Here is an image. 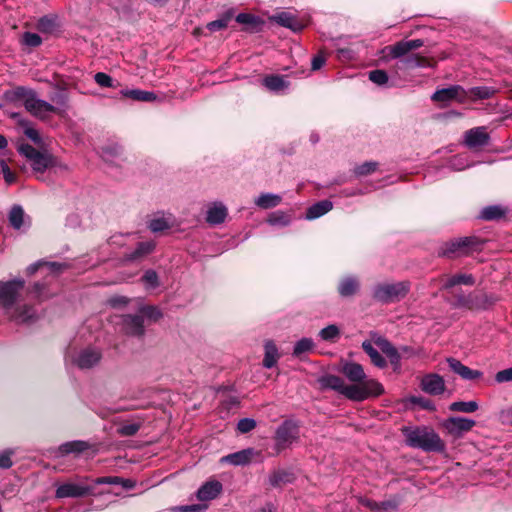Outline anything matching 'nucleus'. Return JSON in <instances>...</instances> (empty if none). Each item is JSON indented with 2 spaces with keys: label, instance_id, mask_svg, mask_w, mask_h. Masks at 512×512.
<instances>
[{
  "label": "nucleus",
  "instance_id": "f257e3e1",
  "mask_svg": "<svg viewBox=\"0 0 512 512\" xmlns=\"http://www.w3.org/2000/svg\"><path fill=\"white\" fill-rule=\"evenodd\" d=\"M24 281L15 279L7 282H0V306L12 321L16 323H31L36 319L35 310L27 305L14 307Z\"/></svg>",
  "mask_w": 512,
  "mask_h": 512
},
{
  "label": "nucleus",
  "instance_id": "f03ea898",
  "mask_svg": "<svg viewBox=\"0 0 512 512\" xmlns=\"http://www.w3.org/2000/svg\"><path fill=\"white\" fill-rule=\"evenodd\" d=\"M371 339L362 342V349L370 357L371 362L378 368L387 366L385 358L374 347L376 345L390 360L392 365L400 363L398 350L383 336L377 333L370 334Z\"/></svg>",
  "mask_w": 512,
  "mask_h": 512
},
{
  "label": "nucleus",
  "instance_id": "7ed1b4c3",
  "mask_svg": "<svg viewBox=\"0 0 512 512\" xmlns=\"http://www.w3.org/2000/svg\"><path fill=\"white\" fill-rule=\"evenodd\" d=\"M423 45L424 42L421 39L402 40L394 45L385 47L383 51H388L389 56L393 59L404 57L402 59V63L407 68L429 67L430 62L427 58L419 54H410V52L422 47Z\"/></svg>",
  "mask_w": 512,
  "mask_h": 512
},
{
  "label": "nucleus",
  "instance_id": "20e7f679",
  "mask_svg": "<svg viewBox=\"0 0 512 512\" xmlns=\"http://www.w3.org/2000/svg\"><path fill=\"white\" fill-rule=\"evenodd\" d=\"M404 434L410 447L419 448L426 452H442L445 449V445L438 434L428 427L405 428Z\"/></svg>",
  "mask_w": 512,
  "mask_h": 512
},
{
  "label": "nucleus",
  "instance_id": "39448f33",
  "mask_svg": "<svg viewBox=\"0 0 512 512\" xmlns=\"http://www.w3.org/2000/svg\"><path fill=\"white\" fill-rule=\"evenodd\" d=\"M318 383L321 389H331L334 390L346 398L352 401H364L366 394V389L375 388L377 385L373 382L368 383L363 387L356 386H348L345 384L344 380L336 375H324L318 378Z\"/></svg>",
  "mask_w": 512,
  "mask_h": 512
},
{
  "label": "nucleus",
  "instance_id": "423d86ee",
  "mask_svg": "<svg viewBox=\"0 0 512 512\" xmlns=\"http://www.w3.org/2000/svg\"><path fill=\"white\" fill-rule=\"evenodd\" d=\"M18 151L29 162L37 179L42 180L44 172L52 167L60 166L56 157L48 152H40L29 144H22Z\"/></svg>",
  "mask_w": 512,
  "mask_h": 512
},
{
  "label": "nucleus",
  "instance_id": "0eeeda50",
  "mask_svg": "<svg viewBox=\"0 0 512 512\" xmlns=\"http://www.w3.org/2000/svg\"><path fill=\"white\" fill-rule=\"evenodd\" d=\"M342 373L345 377L352 382L350 386L363 387L368 385V383L373 382L377 385L375 388L366 389L365 400L370 397H377L384 393V387L381 383H379L375 379L367 378V375L359 363L356 362H347L342 367Z\"/></svg>",
  "mask_w": 512,
  "mask_h": 512
},
{
  "label": "nucleus",
  "instance_id": "6e6552de",
  "mask_svg": "<svg viewBox=\"0 0 512 512\" xmlns=\"http://www.w3.org/2000/svg\"><path fill=\"white\" fill-rule=\"evenodd\" d=\"M479 244L476 236H466L444 242L438 251L440 256L459 258L469 255Z\"/></svg>",
  "mask_w": 512,
  "mask_h": 512
},
{
  "label": "nucleus",
  "instance_id": "1a4fd4ad",
  "mask_svg": "<svg viewBox=\"0 0 512 512\" xmlns=\"http://www.w3.org/2000/svg\"><path fill=\"white\" fill-rule=\"evenodd\" d=\"M409 289L408 281L378 284L373 289V297L380 302L390 303L404 298Z\"/></svg>",
  "mask_w": 512,
  "mask_h": 512
},
{
  "label": "nucleus",
  "instance_id": "9d476101",
  "mask_svg": "<svg viewBox=\"0 0 512 512\" xmlns=\"http://www.w3.org/2000/svg\"><path fill=\"white\" fill-rule=\"evenodd\" d=\"M299 438V426L292 420L284 421L275 432V449L280 451L288 448Z\"/></svg>",
  "mask_w": 512,
  "mask_h": 512
},
{
  "label": "nucleus",
  "instance_id": "9b49d317",
  "mask_svg": "<svg viewBox=\"0 0 512 512\" xmlns=\"http://www.w3.org/2000/svg\"><path fill=\"white\" fill-rule=\"evenodd\" d=\"M102 359V351L95 346H87L80 349L73 357V363L79 369H91L98 365Z\"/></svg>",
  "mask_w": 512,
  "mask_h": 512
},
{
  "label": "nucleus",
  "instance_id": "f8f14e48",
  "mask_svg": "<svg viewBox=\"0 0 512 512\" xmlns=\"http://www.w3.org/2000/svg\"><path fill=\"white\" fill-rule=\"evenodd\" d=\"M466 94L464 89L459 85H452L447 88L436 90L431 99L434 102L440 103L441 107L451 104L452 102H464Z\"/></svg>",
  "mask_w": 512,
  "mask_h": 512
},
{
  "label": "nucleus",
  "instance_id": "ddd939ff",
  "mask_svg": "<svg viewBox=\"0 0 512 512\" xmlns=\"http://www.w3.org/2000/svg\"><path fill=\"white\" fill-rule=\"evenodd\" d=\"M24 106L28 112L40 119H46L51 113L57 111L54 105L39 99L35 91L32 93L31 97L27 98Z\"/></svg>",
  "mask_w": 512,
  "mask_h": 512
},
{
  "label": "nucleus",
  "instance_id": "4468645a",
  "mask_svg": "<svg viewBox=\"0 0 512 512\" xmlns=\"http://www.w3.org/2000/svg\"><path fill=\"white\" fill-rule=\"evenodd\" d=\"M92 487L79 483L68 482L60 485L56 490V497H82L92 492Z\"/></svg>",
  "mask_w": 512,
  "mask_h": 512
},
{
  "label": "nucleus",
  "instance_id": "2eb2a0df",
  "mask_svg": "<svg viewBox=\"0 0 512 512\" xmlns=\"http://www.w3.org/2000/svg\"><path fill=\"white\" fill-rule=\"evenodd\" d=\"M422 390L431 395H438L444 392L445 383L438 374H428L422 378Z\"/></svg>",
  "mask_w": 512,
  "mask_h": 512
},
{
  "label": "nucleus",
  "instance_id": "dca6fc26",
  "mask_svg": "<svg viewBox=\"0 0 512 512\" xmlns=\"http://www.w3.org/2000/svg\"><path fill=\"white\" fill-rule=\"evenodd\" d=\"M474 425L475 421L464 417H451L445 422V428L454 435H461L471 430Z\"/></svg>",
  "mask_w": 512,
  "mask_h": 512
},
{
  "label": "nucleus",
  "instance_id": "f3484780",
  "mask_svg": "<svg viewBox=\"0 0 512 512\" xmlns=\"http://www.w3.org/2000/svg\"><path fill=\"white\" fill-rule=\"evenodd\" d=\"M227 214V207L222 202H215L207 209L206 221L210 225H219L225 221Z\"/></svg>",
  "mask_w": 512,
  "mask_h": 512
},
{
  "label": "nucleus",
  "instance_id": "a211bd4d",
  "mask_svg": "<svg viewBox=\"0 0 512 512\" xmlns=\"http://www.w3.org/2000/svg\"><path fill=\"white\" fill-rule=\"evenodd\" d=\"M123 328L127 334L142 336L144 334V320L141 315H126L123 317Z\"/></svg>",
  "mask_w": 512,
  "mask_h": 512
},
{
  "label": "nucleus",
  "instance_id": "6ab92c4d",
  "mask_svg": "<svg viewBox=\"0 0 512 512\" xmlns=\"http://www.w3.org/2000/svg\"><path fill=\"white\" fill-rule=\"evenodd\" d=\"M271 21L276 22L277 24L289 28L294 32L301 31L305 24L299 21L296 16L289 12H281L274 16H272Z\"/></svg>",
  "mask_w": 512,
  "mask_h": 512
},
{
  "label": "nucleus",
  "instance_id": "aec40b11",
  "mask_svg": "<svg viewBox=\"0 0 512 512\" xmlns=\"http://www.w3.org/2000/svg\"><path fill=\"white\" fill-rule=\"evenodd\" d=\"M222 490V484L213 480L203 484L197 491V498L200 501H209L215 499Z\"/></svg>",
  "mask_w": 512,
  "mask_h": 512
},
{
  "label": "nucleus",
  "instance_id": "412c9836",
  "mask_svg": "<svg viewBox=\"0 0 512 512\" xmlns=\"http://www.w3.org/2000/svg\"><path fill=\"white\" fill-rule=\"evenodd\" d=\"M446 362L451 371L465 380H471L477 378L480 375L477 370L470 369L455 358H447Z\"/></svg>",
  "mask_w": 512,
  "mask_h": 512
},
{
  "label": "nucleus",
  "instance_id": "4be33fe9",
  "mask_svg": "<svg viewBox=\"0 0 512 512\" xmlns=\"http://www.w3.org/2000/svg\"><path fill=\"white\" fill-rule=\"evenodd\" d=\"M442 289L449 290L457 285H473L475 282L471 274H456L452 276H444L441 278Z\"/></svg>",
  "mask_w": 512,
  "mask_h": 512
},
{
  "label": "nucleus",
  "instance_id": "5701e85b",
  "mask_svg": "<svg viewBox=\"0 0 512 512\" xmlns=\"http://www.w3.org/2000/svg\"><path fill=\"white\" fill-rule=\"evenodd\" d=\"M259 453L252 448L244 449L232 454H229L222 458V461L228 462L233 465H245L248 464L252 458Z\"/></svg>",
  "mask_w": 512,
  "mask_h": 512
},
{
  "label": "nucleus",
  "instance_id": "b1692460",
  "mask_svg": "<svg viewBox=\"0 0 512 512\" xmlns=\"http://www.w3.org/2000/svg\"><path fill=\"white\" fill-rule=\"evenodd\" d=\"M33 92L32 89L18 86L5 91L3 97L7 102L16 103L21 101L25 105L27 98L31 97Z\"/></svg>",
  "mask_w": 512,
  "mask_h": 512
},
{
  "label": "nucleus",
  "instance_id": "393cba45",
  "mask_svg": "<svg viewBox=\"0 0 512 512\" xmlns=\"http://www.w3.org/2000/svg\"><path fill=\"white\" fill-rule=\"evenodd\" d=\"M360 287L359 280L354 276L343 278L338 285V292L342 297H351L355 295Z\"/></svg>",
  "mask_w": 512,
  "mask_h": 512
},
{
  "label": "nucleus",
  "instance_id": "a878e982",
  "mask_svg": "<svg viewBox=\"0 0 512 512\" xmlns=\"http://www.w3.org/2000/svg\"><path fill=\"white\" fill-rule=\"evenodd\" d=\"M120 94L125 98L140 102H153L157 99L155 93L140 89H123Z\"/></svg>",
  "mask_w": 512,
  "mask_h": 512
},
{
  "label": "nucleus",
  "instance_id": "bb28decb",
  "mask_svg": "<svg viewBox=\"0 0 512 512\" xmlns=\"http://www.w3.org/2000/svg\"><path fill=\"white\" fill-rule=\"evenodd\" d=\"M333 208V203L329 200L319 201L307 209L306 219L313 220L328 213Z\"/></svg>",
  "mask_w": 512,
  "mask_h": 512
},
{
  "label": "nucleus",
  "instance_id": "cd10ccee",
  "mask_svg": "<svg viewBox=\"0 0 512 512\" xmlns=\"http://www.w3.org/2000/svg\"><path fill=\"white\" fill-rule=\"evenodd\" d=\"M282 197L273 193H262L254 201L255 205L261 209H270L278 206Z\"/></svg>",
  "mask_w": 512,
  "mask_h": 512
},
{
  "label": "nucleus",
  "instance_id": "c85d7f7f",
  "mask_svg": "<svg viewBox=\"0 0 512 512\" xmlns=\"http://www.w3.org/2000/svg\"><path fill=\"white\" fill-rule=\"evenodd\" d=\"M508 209L502 205H490L482 208V220H500L506 216Z\"/></svg>",
  "mask_w": 512,
  "mask_h": 512
},
{
  "label": "nucleus",
  "instance_id": "c756f323",
  "mask_svg": "<svg viewBox=\"0 0 512 512\" xmlns=\"http://www.w3.org/2000/svg\"><path fill=\"white\" fill-rule=\"evenodd\" d=\"M65 267L66 266L64 264L58 262L38 261L27 267V274L33 275L39 269H44L47 270L48 272L57 273Z\"/></svg>",
  "mask_w": 512,
  "mask_h": 512
},
{
  "label": "nucleus",
  "instance_id": "7c9ffc66",
  "mask_svg": "<svg viewBox=\"0 0 512 512\" xmlns=\"http://www.w3.org/2000/svg\"><path fill=\"white\" fill-rule=\"evenodd\" d=\"M265 355L263 359V366L265 368H272L279 359V353L273 341L268 340L265 342Z\"/></svg>",
  "mask_w": 512,
  "mask_h": 512
},
{
  "label": "nucleus",
  "instance_id": "2f4dec72",
  "mask_svg": "<svg viewBox=\"0 0 512 512\" xmlns=\"http://www.w3.org/2000/svg\"><path fill=\"white\" fill-rule=\"evenodd\" d=\"M89 448V445L85 441H70L59 446V454L64 456L70 453H80Z\"/></svg>",
  "mask_w": 512,
  "mask_h": 512
},
{
  "label": "nucleus",
  "instance_id": "473e14b6",
  "mask_svg": "<svg viewBox=\"0 0 512 512\" xmlns=\"http://www.w3.org/2000/svg\"><path fill=\"white\" fill-rule=\"evenodd\" d=\"M263 84L268 90L272 92H280L288 87V82L285 81L284 77L278 75L265 77Z\"/></svg>",
  "mask_w": 512,
  "mask_h": 512
},
{
  "label": "nucleus",
  "instance_id": "72a5a7b5",
  "mask_svg": "<svg viewBox=\"0 0 512 512\" xmlns=\"http://www.w3.org/2000/svg\"><path fill=\"white\" fill-rule=\"evenodd\" d=\"M173 225H174V219L171 216H168V217L161 216V217H156V218L152 219L149 222L148 227L152 232L157 233V232H162L164 230H168V229L172 228Z\"/></svg>",
  "mask_w": 512,
  "mask_h": 512
},
{
  "label": "nucleus",
  "instance_id": "f704fd0d",
  "mask_svg": "<svg viewBox=\"0 0 512 512\" xmlns=\"http://www.w3.org/2000/svg\"><path fill=\"white\" fill-rule=\"evenodd\" d=\"M155 248L153 241H145L138 243L137 247L133 252L127 255L128 260H137L148 254H150Z\"/></svg>",
  "mask_w": 512,
  "mask_h": 512
},
{
  "label": "nucleus",
  "instance_id": "c9c22d12",
  "mask_svg": "<svg viewBox=\"0 0 512 512\" xmlns=\"http://www.w3.org/2000/svg\"><path fill=\"white\" fill-rule=\"evenodd\" d=\"M293 474L285 471V470H278L274 471L269 476V482L274 487H280L284 484L290 483L293 481Z\"/></svg>",
  "mask_w": 512,
  "mask_h": 512
},
{
  "label": "nucleus",
  "instance_id": "e433bc0d",
  "mask_svg": "<svg viewBox=\"0 0 512 512\" xmlns=\"http://www.w3.org/2000/svg\"><path fill=\"white\" fill-rule=\"evenodd\" d=\"M25 213L21 206L15 205L9 213V222L14 229L19 230L24 225Z\"/></svg>",
  "mask_w": 512,
  "mask_h": 512
},
{
  "label": "nucleus",
  "instance_id": "4c0bfd02",
  "mask_svg": "<svg viewBox=\"0 0 512 512\" xmlns=\"http://www.w3.org/2000/svg\"><path fill=\"white\" fill-rule=\"evenodd\" d=\"M50 100L55 104L54 106L57 108L55 113H60V111H65L68 108L69 97L65 90L59 89L53 95L50 96Z\"/></svg>",
  "mask_w": 512,
  "mask_h": 512
},
{
  "label": "nucleus",
  "instance_id": "58836bf2",
  "mask_svg": "<svg viewBox=\"0 0 512 512\" xmlns=\"http://www.w3.org/2000/svg\"><path fill=\"white\" fill-rule=\"evenodd\" d=\"M236 21L240 24L246 25L251 30H257L261 21L258 17L249 13H240L236 17Z\"/></svg>",
  "mask_w": 512,
  "mask_h": 512
},
{
  "label": "nucleus",
  "instance_id": "ea45409f",
  "mask_svg": "<svg viewBox=\"0 0 512 512\" xmlns=\"http://www.w3.org/2000/svg\"><path fill=\"white\" fill-rule=\"evenodd\" d=\"M471 162L469 161V156L466 153H462L456 155L450 160V167L454 170L461 171L465 168L469 167Z\"/></svg>",
  "mask_w": 512,
  "mask_h": 512
},
{
  "label": "nucleus",
  "instance_id": "a19ab883",
  "mask_svg": "<svg viewBox=\"0 0 512 512\" xmlns=\"http://www.w3.org/2000/svg\"><path fill=\"white\" fill-rule=\"evenodd\" d=\"M319 336L324 341L334 342L339 338L340 330L336 325L331 324L320 330Z\"/></svg>",
  "mask_w": 512,
  "mask_h": 512
},
{
  "label": "nucleus",
  "instance_id": "79ce46f5",
  "mask_svg": "<svg viewBox=\"0 0 512 512\" xmlns=\"http://www.w3.org/2000/svg\"><path fill=\"white\" fill-rule=\"evenodd\" d=\"M314 347V343L310 338H302L296 342L293 355L299 357L300 355L311 351Z\"/></svg>",
  "mask_w": 512,
  "mask_h": 512
},
{
  "label": "nucleus",
  "instance_id": "37998d69",
  "mask_svg": "<svg viewBox=\"0 0 512 512\" xmlns=\"http://www.w3.org/2000/svg\"><path fill=\"white\" fill-rule=\"evenodd\" d=\"M267 221L271 225L287 226L291 222V218L286 213L277 211L270 214Z\"/></svg>",
  "mask_w": 512,
  "mask_h": 512
},
{
  "label": "nucleus",
  "instance_id": "c03bdc74",
  "mask_svg": "<svg viewBox=\"0 0 512 512\" xmlns=\"http://www.w3.org/2000/svg\"><path fill=\"white\" fill-rule=\"evenodd\" d=\"M478 409V403L476 401H469V402H453L450 405V410L452 411H459V412H474Z\"/></svg>",
  "mask_w": 512,
  "mask_h": 512
},
{
  "label": "nucleus",
  "instance_id": "a18cd8bd",
  "mask_svg": "<svg viewBox=\"0 0 512 512\" xmlns=\"http://www.w3.org/2000/svg\"><path fill=\"white\" fill-rule=\"evenodd\" d=\"M378 163L374 161L365 162L354 168V173L357 176H366L376 171Z\"/></svg>",
  "mask_w": 512,
  "mask_h": 512
},
{
  "label": "nucleus",
  "instance_id": "49530a36",
  "mask_svg": "<svg viewBox=\"0 0 512 512\" xmlns=\"http://www.w3.org/2000/svg\"><path fill=\"white\" fill-rule=\"evenodd\" d=\"M465 144L470 148L480 144V127H475L466 132Z\"/></svg>",
  "mask_w": 512,
  "mask_h": 512
},
{
  "label": "nucleus",
  "instance_id": "de8ad7c7",
  "mask_svg": "<svg viewBox=\"0 0 512 512\" xmlns=\"http://www.w3.org/2000/svg\"><path fill=\"white\" fill-rule=\"evenodd\" d=\"M369 80L377 85H385L388 82V75L384 70H373L369 72Z\"/></svg>",
  "mask_w": 512,
  "mask_h": 512
},
{
  "label": "nucleus",
  "instance_id": "09e8293b",
  "mask_svg": "<svg viewBox=\"0 0 512 512\" xmlns=\"http://www.w3.org/2000/svg\"><path fill=\"white\" fill-rule=\"evenodd\" d=\"M206 509H207V505L192 504V505L173 507V508H171V512H204Z\"/></svg>",
  "mask_w": 512,
  "mask_h": 512
},
{
  "label": "nucleus",
  "instance_id": "8fccbe9b",
  "mask_svg": "<svg viewBox=\"0 0 512 512\" xmlns=\"http://www.w3.org/2000/svg\"><path fill=\"white\" fill-rule=\"evenodd\" d=\"M140 429V424L138 423H127L118 428V434L121 436H133Z\"/></svg>",
  "mask_w": 512,
  "mask_h": 512
},
{
  "label": "nucleus",
  "instance_id": "3c124183",
  "mask_svg": "<svg viewBox=\"0 0 512 512\" xmlns=\"http://www.w3.org/2000/svg\"><path fill=\"white\" fill-rule=\"evenodd\" d=\"M42 39L37 33L25 32L23 34V43L30 47H37L41 44Z\"/></svg>",
  "mask_w": 512,
  "mask_h": 512
},
{
  "label": "nucleus",
  "instance_id": "603ef678",
  "mask_svg": "<svg viewBox=\"0 0 512 512\" xmlns=\"http://www.w3.org/2000/svg\"><path fill=\"white\" fill-rule=\"evenodd\" d=\"M142 280L149 288H155L158 286V275L154 270H147L144 273Z\"/></svg>",
  "mask_w": 512,
  "mask_h": 512
},
{
  "label": "nucleus",
  "instance_id": "864d4df0",
  "mask_svg": "<svg viewBox=\"0 0 512 512\" xmlns=\"http://www.w3.org/2000/svg\"><path fill=\"white\" fill-rule=\"evenodd\" d=\"M256 426L255 420L251 418H243L237 424V429L241 433H248Z\"/></svg>",
  "mask_w": 512,
  "mask_h": 512
},
{
  "label": "nucleus",
  "instance_id": "5fc2aeb1",
  "mask_svg": "<svg viewBox=\"0 0 512 512\" xmlns=\"http://www.w3.org/2000/svg\"><path fill=\"white\" fill-rule=\"evenodd\" d=\"M95 82L101 87H113L112 78L103 72H98L94 75Z\"/></svg>",
  "mask_w": 512,
  "mask_h": 512
},
{
  "label": "nucleus",
  "instance_id": "6e6d98bb",
  "mask_svg": "<svg viewBox=\"0 0 512 512\" xmlns=\"http://www.w3.org/2000/svg\"><path fill=\"white\" fill-rule=\"evenodd\" d=\"M229 20H230V17L227 16V17L215 20V21H211L207 24V28L211 32L222 30L228 26Z\"/></svg>",
  "mask_w": 512,
  "mask_h": 512
},
{
  "label": "nucleus",
  "instance_id": "4d7b16f0",
  "mask_svg": "<svg viewBox=\"0 0 512 512\" xmlns=\"http://www.w3.org/2000/svg\"><path fill=\"white\" fill-rule=\"evenodd\" d=\"M141 313L154 321L162 317L161 311L155 306H145L141 309Z\"/></svg>",
  "mask_w": 512,
  "mask_h": 512
},
{
  "label": "nucleus",
  "instance_id": "13d9d810",
  "mask_svg": "<svg viewBox=\"0 0 512 512\" xmlns=\"http://www.w3.org/2000/svg\"><path fill=\"white\" fill-rule=\"evenodd\" d=\"M0 167L5 182L9 185L14 183L16 179L15 174L10 170L5 161H0Z\"/></svg>",
  "mask_w": 512,
  "mask_h": 512
},
{
  "label": "nucleus",
  "instance_id": "bf43d9fd",
  "mask_svg": "<svg viewBox=\"0 0 512 512\" xmlns=\"http://www.w3.org/2000/svg\"><path fill=\"white\" fill-rule=\"evenodd\" d=\"M495 380L498 383L512 381V367L497 372V374L495 375Z\"/></svg>",
  "mask_w": 512,
  "mask_h": 512
},
{
  "label": "nucleus",
  "instance_id": "052dcab7",
  "mask_svg": "<svg viewBox=\"0 0 512 512\" xmlns=\"http://www.w3.org/2000/svg\"><path fill=\"white\" fill-rule=\"evenodd\" d=\"M24 134L32 140L35 144L40 145L41 144V137L39 135V132L34 129L33 127L27 126L24 129Z\"/></svg>",
  "mask_w": 512,
  "mask_h": 512
},
{
  "label": "nucleus",
  "instance_id": "680f3d73",
  "mask_svg": "<svg viewBox=\"0 0 512 512\" xmlns=\"http://www.w3.org/2000/svg\"><path fill=\"white\" fill-rule=\"evenodd\" d=\"M11 451H4L0 453V468H10L12 466Z\"/></svg>",
  "mask_w": 512,
  "mask_h": 512
},
{
  "label": "nucleus",
  "instance_id": "e2e57ef3",
  "mask_svg": "<svg viewBox=\"0 0 512 512\" xmlns=\"http://www.w3.org/2000/svg\"><path fill=\"white\" fill-rule=\"evenodd\" d=\"M119 477H100L95 480L96 484H120Z\"/></svg>",
  "mask_w": 512,
  "mask_h": 512
},
{
  "label": "nucleus",
  "instance_id": "0e129e2a",
  "mask_svg": "<svg viewBox=\"0 0 512 512\" xmlns=\"http://www.w3.org/2000/svg\"><path fill=\"white\" fill-rule=\"evenodd\" d=\"M325 63V58L322 55H317L312 59L311 67L312 70L320 69Z\"/></svg>",
  "mask_w": 512,
  "mask_h": 512
},
{
  "label": "nucleus",
  "instance_id": "69168bd1",
  "mask_svg": "<svg viewBox=\"0 0 512 512\" xmlns=\"http://www.w3.org/2000/svg\"><path fill=\"white\" fill-rule=\"evenodd\" d=\"M364 506L370 508L371 510H380V505L379 503L377 502H374L372 500H369V499H361L360 501Z\"/></svg>",
  "mask_w": 512,
  "mask_h": 512
},
{
  "label": "nucleus",
  "instance_id": "338daca9",
  "mask_svg": "<svg viewBox=\"0 0 512 512\" xmlns=\"http://www.w3.org/2000/svg\"><path fill=\"white\" fill-rule=\"evenodd\" d=\"M253 512H274L273 507L271 505H266L262 508L256 509Z\"/></svg>",
  "mask_w": 512,
  "mask_h": 512
},
{
  "label": "nucleus",
  "instance_id": "774afa93",
  "mask_svg": "<svg viewBox=\"0 0 512 512\" xmlns=\"http://www.w3.org/2000/svg\"><path fill=\"white\" fill-rule=\"evenodd\" d=\"M510 417H512V408H510L502 413V418L504 420H508V418H510Z\"/></svg>",
  "mask_w": 512,
  "mask_h": 512
}]
</instances>
